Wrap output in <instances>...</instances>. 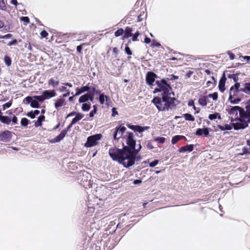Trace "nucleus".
<instances>
[{
	"label": "nucleus",
	"instance_id": "1",
	"mask_svg": "<svg viewBox=\"0 0 250 250\" xmlns=\"http://www.w3.org/2000/svg\"><path fill=\"white\" fill-rule=\"evenodd\" d=\"M139 150L124 146L123 149L111 148L109 149V155L113 160L122 164L125 167H129L135 164L136 155Z\"/></svg>",
	"mask_w": 250,
	"mask_h": 250
},
{
	"label": "nucleus",
	"instance_id": "2",
	"mask_svg": "<svg viewBox=\"0 0 250 250\" xmlns=\"http://www.w3.org/2000/svg\"><path fill=\"white\" fill-rule=\"evenodd\" d=\"M241 119H231L232 122L231 125L235 130L244 129L248 126V124L250 123V118L248 116H245L242 115Z\"/></svg>",
	"mask_w": 250,
	"mask_h": 250
},
{
	"label": "nucleus",
	"instance_id": "3",
	"mask_svg": "<svg viewBox=\"0 0 250 250\" xmlns=\"http://www.w3.org/2000/svg\"><path fill=\"white\" fill-rule=\"evenodd\" d=\"M155 83L160 90H161L162 92H163L162 96L171 94L173 95H174L173 92L170 91L171 87L165 79H163L161 80H156Z\"/></svg>",
	"mask_w": 250,
	"mask_h": 250
},
{
	"label": "nucleus",
	"instance_id": "4",
	"mask_svg": "<svg viewBox=\"0 0 250 250\" xmlns=\"http://www.w3.org/2000/svg\"><path fill=\"white\" fill-rule=\"evenodd\" d=\"M47 98V90L43 92V95L41 96H36L33 97L28 96L25 98V101L27 104H30L32 107H38L39 106L38 102H42Z\"/></svg>",
	"mask_w": 250,
	"mask_h": 250
},
{
	"label": "nucleus",
	"instance_id": "5",
	"mask_svg": "<svg viewBox=\"0 0 250 250\" xmlns=\"http://www.w3.org/2000/svg\"><path fill=\"white\" fill-rule=\"evenodd\" d=\"M171 95L162 96L163 102L165 103V110L169 111L174 108L177 104L178 101L175 98L170 97Z\"/></svg>",
	"mask_w": 250,
	"mask_h": 250
},
{
	"label": "nucleus",
	"instance_id": "6",
	"mask_svg": "<svg viewBox=\"0 0 250 250\" xmlns=\"http://www.w3.org/2000/svg\"><path fill=\"white\" fill-rule=\"evenodd\" d=\"M126 127L124 126L118 125L114 129L112 130L113 139L118 141L126 131Z\"/></svg>",
	"mask_w": 250,
	"mask_h": 250
},
{
	"label": "nucleus",
	"instance_id": "7",
	"mask_svg": "<svg viewBox=\"0 0 250 250\" xmlns=\"http://www.w3.org/2000/svg\"><path fill=\"white\" fill-rule=\"evenodd\" d=\"M102 137L101 134H96L88 137L87 138V141L85 144L86 147H92L96 146L98 144V141L100 140Z\"/></svg>",
	"mask_w": 250,
	"mask_h": 250
},
{
	"label": "nucleus",
	"instance_id": "8",
	"mask_svg": "<svg viewBox=\"0 0 250 250\" xmlns=\"http://www.w3.org/2000/svg\"><path fill=\"white\" fill-rule=\"evenodd\" d=\"M158 76L152 71H148L146 76V83L151 88H153L154 85V83L158 78Z\"/></svg>",
	"mask_w": 250,
	"mask_h": 250
},
{
	"label": "nucleus",
	"instance_id": "9",
	"mask_svg": "<svg viewBox=\"0 0 250 250\" xmlns=\"http://www.w3.org/2000/svg\"><path fill=\"white\" fill-rule=\"evenodd\" d=\"M241 88H240V83H235L232 85L229 89V99H231L232 97H239L238 95L241 91Z\"/></svg>",
	"mask_w": 250,
	"mask_h": 250
},
{
	"label": "nucleus",
	"instance_id": "10",
	"mask_svg": "<svg viewBox=\"0 0 250 250\" xmlns=\"http://www.w3.org/2000/svg\"><path fill=\"white\" fill-rule=\"evenodd\" d=\"M159 111H165V103L163 102L162 98L155 97L151 101Z\"/></svg>",
	"mask_w": 250,
	"mask_h": 250
},
{
	"label": "nucleus",
	"instance_id": "11",
	"mask_svg": "<svg viewBox=\"0 0 250 250\" xmlns=\"http://www.w3.org/2000/svg\"><path fill=\"white\" fill-rule=\"evenodd\" d=\"M126 144L127 147L134 148L136 146V140L134 139V134L131 132H127Z\"/></svg>",
	"mask_w": 250,
	"mask_h": 250
},
{
	"label": "nucleus",
	"instance_id": "12",
	"mask_svg": "<svg viewBox=\"0 0 250 250\" xmlns=\"http://www.w3.org/2000/svg\"><path fill=\"white\" fill-rule=\"evenodd\" d=\"M238 111L239 112L240 117H242L244 109L239 106H230V108L228 109V112L230 115H236L238 114Z\"/></svg>",
	"mask_w": 250,
	"mask_h": 250
},
{
	"label": "nucleus",
	"instance_id": "13",
	"mask_svg": "<svg viewBox=\"0 0 250 250\" xmlns=\"http://www.w3.org/2000/svg\"><path fill=\"white\" fill-rule=\"evenodd\" d=\"M227 80V78L225 76V73L223 74V75L219 82L218 87L221 92L223 93L226 89L225 83Z\"/></svg>",
	"mask_w": 250,
	"mask_h": 250
},
{
	"label": "nucleus",
	"instance_id": "14",
	"mask_svg": "<svg viewBox=\"0 0 250 250\" xmlns=\"http://www.w3.org/2000/svg\"><path fill=\"white\" fill-rule=\"evenodd\" d=\"M10 138L11 132L9 131H5L0 134V141L7 142Z\"/></svg>",
	"mask_w": 250,
	"mask_h": 250
},
{
	"label": "nucleus",
	"instance_id": "15",
	"mask_svg": "<svg viewBox=\"0 0 250 250\" xmlns=\"http://www.w3.org/2000/svg\"><path fill=\"white\" fill-rule=\"evenodd\" d=\"M209 128L204 127L203 128H198L196 131V135L199 136L204 135L205 136L207 137L209 135Z\"/></svg>",
	"mask_w": 250,
	"mask_h": 250
},
{
	"label": "nucleus",
	"instance_id": "16",
	"mask_svg": "<svg viewBox=\"0 0 250 250\" xmlns=\"http://www.w3.org/2000/svg\"><path fill=\"white\" fill-rule=\"evenodd\" d=\"M65 131H62L61 133L56 136L55 138L50 140L49 142L51 143H56L60 142L61 140H62L64 137L65 136Z\"/></svg>",
	"mask_w": 250,
	"mask_h": 250
},
{
	"label": "nucleus",
	"instance_id": "17",
	"mask_svg": "<svg viewBox=\"0 0 250 250\" xmlns=\"http://www.w3.org/2000/svg\"><path fill=\"white\" fill-rule=\"evenodd\" d=\"M90 90H91V87L89 86L88 85L83 86L80 88L77 87L76 89V92L75 94L74 95V96H79L83 93H84L86 91H87V92L89 91Z\"/></svg>",
	"mask_w": 250,
	"mask_h": 250
},
{
	"label": "nucleus",
	"instance_id": "18",
	"mask_svg": "<svg viewBox=\"0 0 250 250\" xmlns=\"http://www.w3.org/2000/svg\"><path fill=\"white\" fill-rule=\"evenodd\" d=\"M193 148H194L193 145H186V146H184L180 147L178 151L180 153L185 152L187 151L190 152H191L192 151H193Z\"/></svg>",
	"mask_w": 250,
	"mask_h": 250
},
{
	"label": "nucleus",
	"instance_id": "19",
	"mask_svg": "<svg viewBox=\"0 0 250 250\" xmlns=\"http://www.w3.org/2000/svg\"><path fill=\"white\" fill-rule=\"evenodd\" d=\"M243 87L241 88V91L246 94L250 95V82L242 84Z\"/></svg>",
	"mask_w": 250,
	"mask_h": 250
},
{
	"label": "nucleus",
	"instance_id": "20",
	"mask_svg": "<svg viewBox=\"0 0 250 250\" xmlns=\"http://www.w3.org/2000/svg\"><path fill=\"white\" fill-rule=\"evenodd\" d=\"M132 29L131 28L129 27H126L125 30L124 36L123 37V40H124L125 38H128L129 37H132Z\"/></svg>",
	"mask_w": 250,
	"mask_h": 250
},
{
	"label": "nucleus",
	"instance_id": "21",
	"mask_svg": "<svg viewBox=\"0 0 250 250\" xmlns=\"http://www.w3.org/2000/svg\"><path fill=\"white\" fill-rule=\"evenodd\" d=\"M208 98L207 96L200 97L198 99V103L203 106H205L207 104Z\"/></svg>",
	"mask_w": 250,
	"mask_h": 250
},
{
	"label": "nucleus",
	"instance_id": "22",
	"mask_svg": "<svg viewBox=\"0 0 250 250\" xmlns=\"http://www.w3.org/2000/svg\"><path fill=\"white\" fill-rule=\"evenodd\" d=\"M246 111L243 112V115L250 118V99L246 103Z\"/></svg>",
	"mask_w": 250,
	"mask_h": 250
},
{
	"label": "nucleus",
	"instance_id": "23",
	"mask_svg": "<svg viewBox=\"0 0 250 250\" xmlns=\"http://www.w3.org/2000/svg\"><path fill=\"white\" fill-rule=\"evenodd\" d=\"M89 99V94L87 93L82 96H81L79 99V102L80 103H85V102H87Z\"/></svg>",
	"mask_w": 250,
	"mask_h": 250
},
{
	"label": "nucleus",
	"instance_id": "24",
	"mask_svg": "<svg viewBox=\"0 0 250 250\" xmlns=\"http://www.w3.org/2000/svg\"><path fill=\"white\" fill-rule=\"evenodd\" d=\"M187 139L186 137L183 135H176L174 136L171 140V143L173 145L175 144L178 141L181 139Z\"/></svg>",
	"mask_w": 250,
	"mask_h": 250
},
{
	"label": "nucleus",
	"instance_id": "25",
	"mask_svg": "<svg viewBox=\"0 0 250 250\" xmlns=\"http://www.w3.org/2000/svg\"><path fill=\"white\" fill-rule=\"evenodd\" d=\"M64 102L65 100L63 99L60 98L58 99L55 103V108L58 109L59 107L62 106L64 105Z\"/></svg>",
	"mask_w": 250,
	"mask_h": 250
},
{
	"label": "nucleus",
	"instance_id": "26",
	"mask_svg": "<svg viewBox=\"0 0 250 250\" xmlns=\"http://www.w3.org/2000/svg\"><path fill=\"white\" fill-rule=\"evenodd\" d=\"M83 117V115L80 113H77V114L76 115V116L75 118H74L71 122L74 125L76 123H77L78 121L81 120Z\"/></svg>",
	"mask_w": 250,
	"mask_h": 250
},
{
	"label": "nucleus",
	"instance_id": "27",
	"mask_svg": "<svg viewBox=\"0 0 250 250\" xmlns=\"http://www.w3.org/2000/svg\"><path fill=\"white\" fill-rule=\"evenodd\" d=\"M99 102L101 104H104L105 101H107L108 98L107 96L104 95L103 93H99Z\"/></svg>",
	"mask_w": 250,
	"mask_h": 250
},
{
	"label": "nucleus",
	"instance_id": "28",
	"mask_svg": "<svg viewBox=\"0 0 250 250\" xmlns=\"http://www.w3.org/2000/svg\"><path fill=\"white\" fill-rule=\"evenodd\" d=\"M0 121L2 123L9 125L11 123V119L7 116L0 115Z\"/></svg>",
	"mask_w": 250,
	"mask_h": 250
},
{
	"label": "nucleus",
	"instance_id": "29",
	"mask_svg": "<svg viewBox=\"0 0 250 250\" xmlns=\"http://www.w3.org/2000/svg\"><path fill=\"white\" fill-rule=\"evenodd\" d=\"M238 75H239L238 73L232 74H228V77L229 79H233V80L235 82V83H239L238 82Z\"/></svg>",
	"mask_w": 250,
	"mask_h": 250
},
{
	"label": "nucleus",
	"instance_id": "30",
	"mask_svg": "<svg viewBox=\"0 0 250 250\" xmlns=\"http://www.w3.org/2000/svg\"><path fill=\"white\" fill-rule=\"evenodd\" d=\"M208 118L210 120H213L217 118H218L219 119H221V117H220L219 113H218L217 112H215L214 114H209L208 115Z\"/></svg>",
	"mask_w": 250,
	"mask_h": 250
},
{
	"label": "nucleus",
	"instance_id": "31",
	"mask_svg": "<svg viewBox=\"0 0 250 250\" xmlns=\"http://www.w3.org/2000/svg\"><path fill=\"white\" fill-rule=\"evenodd\" d=\"M230 103L232 104H237L241 101V98L239 97H232L231 99H229Z\"/></svg>",
	"mask_w": 250,
	"mask_h": 250
},
{
	"label": "nucleus",
	"instance_id": "32",
	"mask_svg": "<svg viewBox=\"0 0 250 250\" xmlns=\"http://www.w3.org/2000/svg\"><path fill=\"white\" fill-rule=\"evenodd\" d=\"M59 84L58 81H55L53 79H50L48 81V84L52 85L53 87L57 86Z\"/></svg>",
	"mask_w": 250,
	"mask_h": 250
},
{
	"label": "nucleus",
	"instance_id": "33",
	"mask_svg": "<svg viewBox=\"0 0 250 250\" xmlns=\"http://www.w3.org/2000/svg\"><path fill=\"white\" fill-rule=\"evenodd\" d=\"M183 116L187 121H194L195 120L194 118L190 114L186 113L183 114Z\"/></svg>",
	"mask_w": 250,
	"mask_h": 250
},
{
	"label": "nucleus",
	"instance_id": "34",
	"mask_svg": "<svg viewBox=\"0 0 250 250\" xmlns=\"http://www.w3.org/2000/svg\"><path fill=\"white\" fill-rule=\"evenodd\" d=\"M82 109L84 111H87L90 109V104L87 103H83L82 104Z\"/></svg>",
	"mask_w": 250,
	"mask_h": 250
},
{
	"label": "nucleus",
	"instance_id": "35",
	"mask_svg": "<svg viewBox=\"0 0 250 250\" xmlns=\"http://www.w3.org/2000/svg\"><path fill=\"white\" fill-rule=\"evenodd\" d=\"M44 119H45V117L44 116H40L38 118V121L35 123V126L36 127H38V126L41 125V123L42 121H43L44 120Z\"/></svg>",
	"mask_w": 250,
	"mask_h": 250
},
{
	"label": "nucleus",
	"instance_id": "36",
	"mask_svg": "<svg viewBox=\"0 0 250 250\" xmlns=\"http://www.w3.org/2000/svg\"><path fill=\"white\" fill-rule=\"evenodd\" d=\"M124 33V30L123 28H120L118 29L115 32V36L116 37H119L120 36H122L123 33Z\"/></svg>",
	"mask_w": 250,
	"mask_h": 250
},
{
	"label": "nucleus",
	"instance_id": "37",
	"mask_svg": "<svg viewBox=\"0 0 250 250\" xmlns=\"http://www.w3.org/2000/svg\"><path fill=\"white\" fill-rule=\"evenodd\" d=\"M56 93L54 90H48V99L56 96Z\"/></svg>",
	"mask_w": 250,
	"mask_h": 250
},
{
	"label": "nucleus",
	"instance_id": "38",
	"mask_svg": "<svg viewBox=\"0 0 250 250\" xmlns=\"http://www.w3.org/2000/svg\"><path fill=\"white\" fill-rule=\"evenodd\" d=\"M208 98H211L213 101H216L218 99V93L217 92H214L211 94H209L207 96Z\"/></svg>",
	"mask_w": 250,
	"mask_h": 250
},
{
	"label": "nucleus",
	"instance_id": "39",
	"mask_svg": "<svg viewBox=\"0 0 250 250\" xmlns=\"http://www.w3.org/2000/svg\"><path fill=\"white\" fill-rule=\"evenodd\" d=\"M4 62L5 64L8 66H10L11 64V60L9 57L5 56L4 58Z\"/></svg>",
	"mask_w": 250,
	"mask_h": 250
},
{
	"label": "nucleus",
	"instance_id": "40",
	"mask_svg": "<svg viewBox=\"0 0 250 250\" xmlns=\"http://www.w3.org/2000/svg\"><path fill=\"white\" fill-rule=\"evenodd\" d=\"M166 139L164 137H158L154 139V141L158 142L160 144H163L165 142Z\"/></svg>",
	"mask_w": 250,
	"mask_h": 250
},
{
	"label": "nucleus",
	"instance_id": "41",
	"mask_svg": "<svg viewBox=\"0 0 250 250\" xmlns=\"http://www.w3.org/2000/svg\"><path fill=\"white\" fill-rule=\"evenodd\" d=\"M88 92V93L92 94V95H94V94H99L98 91L96 89V88L94 86L91 87V90H90Z\"/></svg>",
	"mask_w": 250,
	"mask_h": 250
},
{
	"label": "nucleus",
	"instance_id": "42",
	"mask_svg": "<svg viewBox=\"0 0 250 250\" xmlns=\"http://www.w3.org/2000/svg\"><path fill=\"white\" fill-rule=\"evenodd\" d=\"M140 35V33L138 31H137L134 35L132 34V41H133V42L137 41L138 40V37Z\"/></svg>",
	"mask_w": 250,
	"mask_h": 250
},
{
	"label": "nucleus",
	"instance_id": "43",
	"mask_svg": "<svg viewBox=\"0 0 250 250\" xmlns=\"http://www.w3.org/2000/svg\"><path fill=\"white\" fill-rule=\"evenodd\" d=\"M21 124L23 126H26L28 124V120L25 118H22Z\"/></svg>",
	"mask_w": 250,
	"mask_h": 250
},
{
	"label": "nucleus",
	"instance_id": "44",
	"mask_svg": "<svg viewBox=\"0 0 250 250\" xmlns=\"http://www.w3.org/2000/svg\"><path fill=\"white\" fill-rule=\"evenodd\" d=\"M250 148L248 147H244L242 149V153H240L241 155L247 154L248 155L250 153Z\"/></svg>",
	"mask_w": 250,
	"mask_h": 250
},
{
	"label": "nucleus",
	"instance_id": "45",
	"mask_svg": "<svg viewBox=\"0 0 250 250\" xmlns=\"http://www.w3.org/2000/svg\"><path fill=\"white\" fill-rule=\"evenodd\" d=\"M125 53H126L128 55H131L132 54V51H131L129 47L127 45H126L125 47Z\"/></svg>",
	"mask_w": 250,
	"mask_h": 250
},
{
	"label": "nucleus",
	"instance_id": "46",
	"mask_svg": "<svg viewBox=\"0 0 250 250\" xmlns=\"http://www.w3.org/2000/svg\"><path fill=\"white\" fill-rule=\"evenodd\" d=\"M158 163H159L158 160H154L153 161H152L149 163V166L151 167H154L158 164Z\"/></svg>",
	"mask_w": 250,
	"mask_h": 250
},
{
	"label": "nucleus",
	"instance_id": "47",
	"mask_svg": "<svg viewBox=\"0 0 250 250\" xmlns=\"http://www.w3.org/2000/svg\"><path fill=\"white\" fill-rule=\"evenodd\" d=\"M93 110H92L90 113H89V117H93L95 114H96V113L97 112V107L95 105H94L93 106Z\"/></svg>",
	"mask_w": 250,
	"mask_h": 250
},
{
	"label": "nucleus",
	"instance_id": "48",
	"mask_svg": "<svg viewBox=\"0 0 250 250\" xmlns=\"http://www.w3.org/2000/svg\"><path fill=\"white\" fill-rule=\"evenodd\" d=\"M134 131L138 132L139 133L143 132V129H142V126L139 125H136V127L135 128Z\"/></svg>",
	"mask_w": 250,
	"mask_h": 250
},
{
	"label": "nucleus",
	"instance_id": "49",
	"mask_svg": "<svg viewBox=\"0 0 250 250\" xmlns=\"http://www.w3.org/2000/svg\"><path fill=\"white\" fill-rule=\"evenodd\" d=\"M0 9L2 10H5L6 9V6L3 0H0Z\"/></svg>",
	"mask_w": 250,
	"mask_h": 250
},
{
	"label": "nucleus",
	"instance_id": "50",
	"mask_svg": "<svg viewBox=\"0 0 250 250\" xmlns=\"http://www.w3.org/2000/svg\"><path fill=\"white\" fill-rule=\"evenodd\" d=\"M21 20L27 24L29 22V19L27 17H22L21 18Z\"/></svg>",
	"mask_w": 250,
	"mask_h": 250
},
{
	"label": "nucleus",
	"instance_id": "51",
	"mask_svg": "<svg viewBox=\"0 0 250 250\" xmlns=\"http://www.w3.org/2000/svg\"><path fill=\"white\" fill-rule=\"evenodd\" d=\"M73 125H74V124H72V122H71V123L70 124V125H68V126L67 127V128H66V129H65L62 130V131H65V134H67V132L68 131H70V129H71V128L72 126Z\"/></svg>",
	"mask_w": 250,
	"mask_h": 250
},
{
	"label": "nucleus",
	"instance_id": "52",
	"mask_svg": "<svg viewBox=\"0 0 250 250\" xmlns=\"http://www.w3.org/2000/svg\"><path fill=\"white\" fill-rule=\"evenodd\" d=\"M12 104V102L11 101H9V102H7L4 104L3 105V110H4L6 108H9L11 106Z\"/></svg>",
	"mask_w": 250,
	"mask_h": 250
},
{
	"label": "nucleus",
	"instance_id": "53",
	"mask_svg": "<svg viewBox=\"0 0 250 250\" xmlns=\"http://www.w3.org/2000/svg\"><path fill=\"white\" fill-rule=\"evenodd\" d=\"M232 125H225V130H230L232 129Z\"/></svg>",
	"mask_w": 250,
	"mask_h": 250
},
{
	"label": "nucleus",
	"instance_id": "54",
	"mask_svg": "<svg viewBox=\"0 0 250 250\" xmlns=\"http://www.w3.org/2000/svg\"><path fill=\"white\" fill-rule=\"evenodd\" d=\"M118 111L116 110V108L115 107L112 108V116L113 117H115L116 115H118Z\"/></svg>",
	"mask_w": 250,
	"mask_h": 250
},
{
	"label": "nucleus",
	"instance_id": "55",
	"mask_svg": "<svg viewBox=\"0 0 250 250\" xmlns=\"http://www.w3.org/2000/svg\"><path fill=\"white\" fill-rule=\"evenodd\" d=\"M152 45H153V46H156L157 47H159L161 46V44L158 42L155 41H153L152 42Z\"/></svg>",
	"mask_w": 250,
	"mask_h": 250
},
{
	"label": "nucleus",
	"instance_id": "56",
	"mask_svg": "<svg viewBox=\"0 0 250 250\" xmlns=\"http://www.w3.org/2000/svg\"><path fill=\"white\" fill-rule=\"evenodd\" d=\"M126 125L129 128L131 129V130H133L134 131H135V128L136 127V125H132L131 124H127Z\"/></svg>",
	"mask_w": 250,
	"mask_h": 250
},
{
	"label": "nucleus",
	"instance_id": "57",
	"mask_svg": "<svg viewBox=\"0 0 250 250\" xmlns=\"http://www.w3.org/2000/svg\"><path fill=\"white\" fill-rule=\"evenodd\" d=\"M228 53L231 60H233L234 59L235 55L234 54L230 52H228Z\"/></svg>",
	"mask_w": 250,
	"mask_h": 250
},
{
	"label": "nucleus",
	"instance_id": "58",
	"mask_svg": "<svg viewBox=\"0 0 250 250\" xmlns=\"http://www.w3.org/2000/svg\"><path fill=\"white\" fill-rule=\"evenodd\" d=\"M84 44H82L80 45H78L77 46V51L79 53H81V51L82 50V46Z\"/></svg>",
	"mask_w": 250,
	"mask_h": 250
},
{
	"label": "nucleus",
	"instance_id": "59",
	"mask_svg": "<svg viewBox=\"0 0 250 250\" xmlns=\"http://www.w3.org/2000/svg\"><path fill=\"white\" fill-rule=\"evenodd\" d=\"M27 116L29 117H30L32 119H33L35 117V115H34V114L33 113V111L29 112L28 114H27Z\"/></svg>",
	"mask_w": 250,
	"mask_h": 250
},
{
	"label": "nucleus",
	"instance_id": "60",
	"mask_svg": "<svg viewBox=\"0 0 250 250\" xmlns=\"http://www.w3.org/2000/svg\"><path fill=\"white\" fill-rule=\"evenodd\" d=\"M77 114V113H76V112L75 111H73V112H71L70 113H69L67 116H66V118L69 117H71V116H73L74 115H76V114Z\"/></svg>",
	"mask_w": 250,
	"mask_h": 250
},
{
	"label": "nucleus",
	"instance_id": "61",
	"mask_svg": "<svg viewBox=\"0 0 250 250\" xmlns=\"http://www.w3.org/2000/svg\"><path fill=\"white\" fill-rule=\"evenodd\" d=\"M145 14V12H143V15H142L141 14L140 15H139L138 16V18H137V21L138 22H140L143 19V18L142 17V16L144 15Z\"/></svg>",
	"mask_w": 250,
	"mask_h": 250
},
{
	"label": "nucleus",
	"instance_id": "62",
	"mask_svg": "<svg viewBox=\"0 0 250 250\" xmlns=\"http://www.w3.org/2000/svg\"><path fill=\"white\" fill-rule=\"evenodd\" d=\"M59 90L61 92H63V91H65L66 92V91H67L68 90H69V89H67L66 87L62 86L61 87H60Z\"/></svg>",
	"mask_w": 250,
	"mask_h": 250
},
{
	"label": "nucleus",
	"instance_id": "63",
	"mask_svg": "<svg viewBox=\"0 0 250 250\" xmlns=\"http://www.w3.org/2000/svg\"><path fill=\"white\" fill-rule=\"evenodd\" d=\"M142 182V180L140 179H136L133 181V184L135 185H139Z\"/></svg>",
	"mask_w": 250,
	"mask_h": 250
},
{
	"label": "nucleus",
	"instance_id": "64",
	"mask_svg": "<svg viewBox=\"0 0 250 250\" xmlns=\"http://www.w3.org/2000/svg\"><path fill=\"white\" fill-rule=\"evenodd\" d=\"M70 93L69 90H68L67 91H66L65 93L63 94L62 95V97L63 98L67 97L70 95Z\"/></svg>",
	"mask_w": 250,
	"mask_h": 250
}]
</instances>
